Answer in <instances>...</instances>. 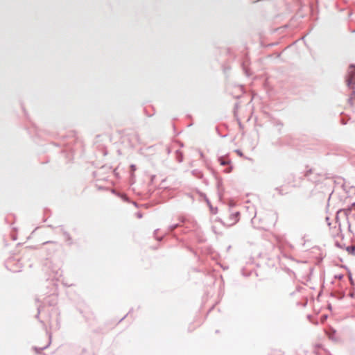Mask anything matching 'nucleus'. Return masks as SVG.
Segmentation results:
<instances>
[{"mask_svg": "<svg viewBox=\"0 0 355 355\" xmlns=\"http://www.w3.org/2000/svg\"><path fill=\"white\" fill-rule=\"evenodd\" d=\"M347 84L349 87H353L355 85V67H350L346 80Z\"/></svg>", "mask_w": 355, "mask_h": 355, "instance_id": "nucleus-1", "label": "nucleus"}, {"mask_svg": "<svg viewBox=\"0 0 355 355\" xmlns=\"http://www.w3.org/2000/svg\"><path fill=\"white\" fill-rule=\"evenodd\" d=\"M219 162H220V165H223V166L227 165L229 163L228 161H226V160L223 159V158H220Z\"/></svg>", "mask_w": 355, "mask_h": 355, "instance_id": "nucleus-2", "label": "nucleus"}, {"mask_svg": "<svg viewBox=\"0 0 355 355\" xmlns=\"http://www.w3.org/2000/svg\"><path fill=\"white\" fill-rule=\"evenodd\" d=\"M239 214L238 212L233 215L234 217L235 221L232 224L236 223L239 220Z\"/></svg>", "mask_w": 355, "mask_h": 355, "instance_id": "nucleus-3", "label": "nucleus"}, {"mask_svg": "<svg viewBox=\"0 0 355 355\" xmlns=\"http://www.w3.org/2000/svg\"><path fill=\"white\" fill-rule=\"evenodd\" d=\"M343 211L345 213V214H347V213L349 211V209H345Z\"/></svg>", "mask_w": 355, "mask_h": 355, "instance_id": "nucleus-4", "label": "nucleus"}]
</instances>
